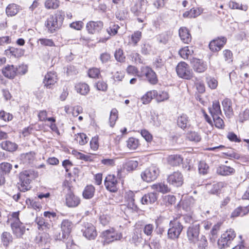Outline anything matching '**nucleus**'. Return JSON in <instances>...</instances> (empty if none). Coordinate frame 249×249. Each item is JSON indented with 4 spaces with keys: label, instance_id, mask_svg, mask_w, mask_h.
Masks as SVG:
<instances>
[{
    "label": "nucleus",
    "instance_id": "603ef678",
    "mask_svg": "<svg viewBox=\"0 0 249 249\" xmlns=\"http://www.w3.org/2000/svg\"><path fill=\"white\" fill-rule=\"evenodd\" d=\"M12 168V165L8 162H3L0 164V170L2 174H6L10 173Z\"/></svg>",
    "mask_w": 249,
    "mask_h": 249
},
{
    "label": "nucleus",
    "instance_id": "7c9ffc66",
    "mask_svg": "<svg viewBox=\"0 0 249 249\" xmlns=\"http://www.w3.org/2000/svg\"><path fill=\"white\" fill-rule=\"evenodd\" d=\"M0 238L2 245L5 248H8L10 244L13 242L12 236L8 232H3L2 233Z\"/></svg>",
    "mask_w": 249,
    "mask_h": 249
},
{
    "label": "nucleus",
    "instance_id": "b1692460",
    "mask_svg": "<svg viewBox=\"0 0 249 249\" xmlns=\"http://www.w3.org/2000/svg\"><path fill=\"white\" fill-rule=\"evenodd\" d=\"M37 225L38 229L39 230L47 231L52 227L51 220L48 222L45 221L42 217H37L36 220Z\"/></svg>",
    "mask_w": 249,
    "mask_h": 249
},
{
    "label": "nucleus",
    "instance_id": "4d7b16f0",
    "mask_svg": "<svg viewBox=\"0 0 249 249\" xmlns=\"http://www.w3.org/2000/svg\"><path fill=\"white\" fill-rule=\"evenodd\" d=\"M209 170L208 165L203 161L199 162L198 165V170L200 174L205 175L207 173Z\"/></svg>",
    "mask_w": 249,
    "mask_h": 249
},
{
    "label": "nucleus",
    "instance_id": "e433bc0d",
    "mask_svg": "<svg viewBox=\"0 0 249 249\" xmlns=\"http://www.w3.org/2000/svg\"><path fill=\"white\" fill-rule=\"evenodd\" d=\"M5 53L7 55L13 56L15 57H18L23 54V52L21 49L10 47L8 49L5 51Z\"/></svg>",
    "mask_w": 249,
    "mask_h": 249
},
{
    "label": "nucleus",
    "instance_id": "c85d7f7f",
    "mask_svg": "<svg viewBox=\"0 0 249 249\" xmlns=\"http://www.w3.org/2000/svg\"><path fill=\"white\" fill-rule=\"evenodd\" d=\"M167 160L170 165L177 166L182 163L183 158L179 155H171L168 157Z\"/></svg>",
    "mask_w": 249,
    "mask_h": 249
},
{
    "label": "nucleus",
    "instance_id": "49530a36",
    "mask_svg": "<svg viewBox=\"0 0 249 249\" xmlns=\"http://www.w3.org/2000/svg\"><path fill=\"white\" fill-rule=\"evenodd\" d=\"M118 119V111L116 108H113L110 113V117L109 119L110 126L113 127L116 121Z\"/></svg>",
    "mask_w": 249,
    "mask_h": 249
},
{
    "label": "nucleus",
    "instance_id": "a211bd4d",
    "mask_svg": "<svg viewBox=\"0 0 249 249\" xmlns=\"http://www.w3.org/2000/svg\"><path fill=\"white\" fill-rule=\"evenodd\" d=\"M191 64L194 71L197 72H204L207 69V64L201 59L193 58L191 60Z\"/></svg>",
    "mask_w": 249,
    "mask_h": 249
},
{
    "label": "nucleus",
    "instance_id": "39448f33",
    "mask_svg": "<svg viewBox=\"0 0 249 249\" xmlns=\"http://www.w3.org/2000/svg\"><path fill=\"white\" fill-rule=\"evenodd\" d=\"M19 212H15L12 213L11 220L12 222L11 227L13 233L17 236L20 237L25 231V227L19 219Z\"/></svg>",
    "mask_w": 249,
    "mask_h": 249
},
{
    "label": "nucleus",
    "instance_id": "864d4df0",
    "mask_svg": "<svg viewBox=\"0 0 249 249\" xmlns=\"http://www.w3.org/2000/svg\"><path fill=\"white\" fill-rule=\"evenodd\" d=\"M155 97L158 102H160L167 100L169 98V95L165 91H160L158 93L157 91V94H155Z\"/></svg>",
    "mask_w": 249,
    "mask_h": 249
},
{
    "label": "nucleus",
    "instance_id": "09e8293b",
    "mask_svg": "<svg viewBox=\"0 0 249 249\" xmlns=\"http://www.w3.org/2000/svg\"><path fill=\"white\" fill-rule=\"evenodd\" d=\"M176 197L173 195H166L163 196L162 201L163 203L166 205H171L176 202Z\"/></svg>",
    "mask_w": 249,
    "mask_h": 249
},
{
    "label": "nucleus",
    "instance_id": "a878e982",
    "mask_svg": "<svg viewBox=\"0 0 249 249\" xmlns=\"http://www.w3.org/2000/svg\"><path fill=\"white\" fill-rule=\"evenodd\" d=\"M143 241L142 230L140 229L136 228L132 235L131 242L136 246L140 244Z\"/></svg>",
    "mask_w": 249,
    "mask_h": 249
},
{
    "label": "nucleus",
    "instance_id": "7ed1b4c3",
    "mask_svg": "<svg viewBox=\"0 0 249 249\" xmlns=\"http://www.w3.org/2000/svg\"><path fill=\"white\" fill-rule=\"evenodd\" d=\"M235 236L236 233L233 230L231 229L226 231L218 240V248L222 249L230 247Z\"/></svg>",
    "mask_w": 249,
    "mask_h": 249
},
{
    "label": "nucleus",
    "instance_id": "69168bd1",
    "mask_svg": "<svg viewBox=\"0 0 249 249\" xmlns=\"http://www.w3.org/2000/svg\"><path fill=\"white\" fill-rule=\"evenodd\" d=\"M129 57L131 59L132 61L139 63H142V60L141 58L140 55L136 52H133L129 55Z\"/></svg>",
    "mask_w": 249,
    "mask_h": 249
},
{
    "label": "nucleus",
    "instance_id": "72a5a7b5",
    "mask_svg": "<svg viewBox=\"0 0 249 249\" xmlns=\"http://www.w3.org/2000/svg\"><path fill=\"white\" fill-rule=\"evenodd\" d=\"M94 187L92 185H89L85 187L83 192V196L86 199H90L94 196Z\"/></svg>",
    "mask_w": 249,
    "mask_h": 249
},
{
    "label": "nucleus",
    "instance_id": "9d476101",
    "mask_svg": "<svg viewBox=\"0 0 249 249\" xmlns=\"http://www.w3.org/2000/svg\"><path fill=\"white\" fill-rule=\"evenodd\" d=\"M82 231L83 235L89 240L94 239L97 235L95 228L92 224L89 223L84 224Z\"/></svg>",
    "mask_w": 249,
    "mask_h": 249
},
{
    "label": "nucleus",
    "instance_id": "ddd939ff",
    "mask_svg": "<svg viewBox=\"0 0 249 249\" xmlns=\"http://www.w3.org/2000/svg\"><path fill=\"white\" fill-rule=\"evenodd\" d=\"M105 185L107 189L111 192L117 191L118 181L114 175H108L105 179Z\"/></svg>",
    "mask_w": 249,
    "mask_h": 249
},
{
    "label": "nucleus",
    "instance_id": "680f3d73",
    "mask_svg": "<svg viewBox=\"0 0 249 249\" xmlns=\"http://www.w3.org/2000/svg\"><path fill=\"white\" fill-rule=\"evenodd\" d=\"M114 56L118 61L123 62L124 60L125 56L124 55L123 51L121 49L116 51Z\"/></svg>",
    "mask_w": 249,
    "mask_h": 249
},
{
    "label": "nucleus",
    "instance_id": "58836bf2",
    "mask_svg": "<svg viewBox=\"0 0 249 249\" xmlns=\"http://www.w3.org/2000/svg\"><path fill=\"white\" fill-rule=\"evenodd\" d=\"M177 123L179 127L182 129H185L188 123V117L186 114H181L178 117Z\"/></svg>",
    "mask_w": 249,
    "mask_h": 249
},
{
    "label": "nucleus",
    "instance_id": "4c0bfd02",
    "mask_svg": "<svg viewBox=\"0 0 249 249\" xmlns=\"http://www.w3.org/2000/svg\"><path fill=\"white\" fill-rule=\"evenodd\" d=\"M157 94V90H153L148 91L141 98V100L143 104H147L150 102L151 100L155 97Z\"/></svg>",
    "mask_w": 249,
    "mask_h": 249
},
{
    "label": "nucleus",
    "instance_id": "ea45409f",
    "mask_svg": "<svg viewBox=\"0 0 249 249\" xmlns=\"http://www.w3.org/2000/svg\"><path fill=\"white\" fill-rule=\"evenodd\" d=\"M18 7L15 4H11L8 5L6 9V13L8 16H14L18 12Z\"/></svg>",
    "mask_w": 249,
    "mask_h": 249
},
{
    "label": "nucleus",
    "instance_id": "cd10ccee",
    "mask_svg": "<svg viewBox=\"0 0 249 249\" xmlns=\"http://www.w3.org/2000/svg\"><path fill=\"white\" fill-rule=\"evenodd\" d=\"M209 112L212 117L219 116L222 114L220 104L218 101H214L213 103L212 107H209Z\"/></svg>",
    "mask_w": 249,
    "mask_h": 249
},
{
    "label": "nucleus",
    "instance_id": "20e7f679",
    "mask_svg": "<svg viewBox=\"0 0 249 249\" xmlns=\"http://www.w3.org/2000/svg\"><path fill=\"white\" fill-rule=\"evenodd\" d=\"M183 229V226L178 219H174L169 223L168 230V238L171 239H178Z\"/></svg>",
    "mask_w": 249,
    "mask_h": 249
},
{
    "label": "nucleus",
    "instance_id": "f8f14e48",
    "mask_svg": "<svg viewBox=\"0 0 249 249\" xmlns=\"http://www.w3.org/2000/svg\"><path fill=\"white\" fill-rule=\"evenodd\" d=\"M167 181L170 184L175 186H181L183 183L182 174L179 171H176L169 175Z\"/></svg>",
    "mask_w": 249,
    "mask_h": 249
},
{
    "label": "nucleus",
    "instance_id": "4468645a",
    "mask_svg": "<svg viewBox=\"0 0 249 249\" xmlns=\"http://www.w3.org/2000/svg\"><path fill=\"white\" fill-rule=\"evenodd\" d=\"M35 155L36 153L33 151L20 154L19 157L20 165L23 164L25 166H29L33 163Z\"/></svg>",
    "mask_w": 249,
    "mask_h": 249
},
{
    "label": "nucleus",
    "instance_id": "2eb2a0df",
    "mask_svg": "<svg viewBox=\"0 0 249 249\" xmlns=\"http://www.w3.org/2000/svg\"><path fill=\"white\" fill-rule=\"evenodd\" d=\"M72 228V224L71 221L69 220L65 219L62 221L61 225V229L62 231V235L59 234V236L57 237V239L62 240L68 236L71 232Z\"/></svg>",
    "mask_w": 249,
    "mask_h": 249
},
{
    "label": "nucleus",
    "instance_id": "a19ab883",
    "mask_svg": "<svg viewBox=\"0 0 249 249\" xmlns=\"http://www.w3.org/2000/svg\"><path fill=\"white\" fill-rule=\"evenodd\" d=\"M194 53L192 49H190L189 47H185L179 51V54L184 59H188L189 55H191Z\"/></svg>",
    "mask_w": 249,
    "mask_h": 249
},
{
    "label": "nucleus",
    "instance_id": "338daca9",
    "mask_svg": "<svg viewBox=\"0 0 249 249\" xmlns=\"http://www.w3.org/2000/svg\"><path fill=\"white\" fill-rule=\"evenodd\" d=\"M223 55L225 60L228 63L232 61V53L229 50H225L223 51Z\"/></svg>",
    "mask_w": 249,
    "mask_h": 249
},
{
    "label": "nucleus",
    "instance_id": "1a4fd4ad",
    "mask_svg": "<svg viewBox=\"0 0 249 249\" xmlns=\"http://www.w3.org/2000/svg\"><path fill=\"white\" fill-rule=\"evenodd\" d=\"M145 76L147 81L152 85H155L158 82V78L156 73L148 67H142L140 77Z\"/></svg>",
    "mask_w": 249,
    "mask_h": 249
},
{
    "label": "nucleus",
    "instance_id": "aec40b11",
    "mask_svg": "<svg viewBox=\"0 0 249 249\" xmlns=\"http://www.w3.org/2000/svg\"><path fill=\"white\" fill-rule=\"evenodd\" d=\"M66 204L69 207H75L77 206L80 202V198L70 191L65 197Z\"/></svg>",
    "mask_w": 249,
    "mask_h": 249
},
{
    "label": "nucleus",
    "instance_id": "f3484780",
    "mask_svg": "<svg viewBox=\"0 0 249 249\" xmlns=\"http://www.w3.org/2000/svg\"><path fill=\"white\" fill-rule=\"evenodd\" d=\"M57 80L55 72H48L45 76L43 84L44 86L48 89H51L55 84Z\"/></svg>",
    "mask_w": 249,
    "mask_h": 249
},
{
    "label": "nucleus",
    "instance_id": "4be33fe9",
    "mask_svg": "<svg viewBox=\"0 0 249 249\" xmlns=\"http://www.w3.org/2000/svg\"><path fill=\"white\" fill-rule=\"evenodd\" d=\"M158 194L155 192H150L145 194L141 199L143 205H149L155 203L158 199Z\"/></svg>",
    "mask_w": 249,
    "mask_h": 249
},
{
    "label": "nucleus",
    "instance_id": "c9c22d12",
    "mask_svg": "<svg viewBox=\"0 0 249 249\" xmlns=\"http://www.w3.org/2000/svg\"><path fill=\"white\" fill-rule=\"evenodd\" d=\"M75 89L78 93L85 95L89 91V87L86 83H79L75 86Z\"/></svg>",
    "mask_w": 249,
    "mask_h": 249
},
{
    "label": "nucleus",
    "instance_id": "79ce46f5",
    "mask_svg": "<svg viewBox=\"0 0 249 249\" xmlns=\"http://www.w3.org/2000/svg\"><path fill=\"white\" fill-rule=\"evenodd\" d=\"M229 6L232 9H239L244 11H246L248 9V5L240 4L233 1H231L229 2Z\"/></svg>",
    "mask_w": 249,
    "mask_h": 249
},
{
    "label": "nucleus",
    "instance_id": "9b49d317",
    "mask_svg": "<svg viewBox=\"0 0 249 249\" xmlns=\"http://www.w3.org/2000/svg\"><path fill=\"white\" fill-rule=\"evenodd\" d=\"M199 234V225L194 224L189 226L187 231V235L188 240L192 243H195L198 241Z\"/></svg>",
    "mask_w": 249,
    "mask_h": 249
},
{
    "label": "nucleus",
    "instance_id": "774afa93",
    "mask_svg": "<svg viewBox=\"0 0 249 249\" xmlns=\"http://www.w3.org/2000/svg\"><path fill=\"white\" fill-rule=\"evenodd\" d=\"M208 242L206 238L204 236H202L200 240L198 241V246L199 249H205L207 247Z\"/></svg>",
    "mask_w": 249,
    "mask_h": 249
},
{
    "label": "nucleus",
    "instance_id": "8fccbe9b",
    "mask_svg": "<svg viewBox=\"0 0 249 249\" xmlns=\"http://www.w3.org/2000/svg\"><path fill=\"white\" fill-rule=\"evenodd\" d=\"M75 140L80 145H83L88 142L89 138L85 134L80 133L77 134Z\"/></svg>",
    "mask_w": 249,
    "mask_h": 249
},
{
    "label": "nucleus",
    "instance_id": "393cba45",
    "mask_svg": "<svg viewBox=\"0 0 249 249\" xmlns=\"http://www.w3.org/2000/svg\"><path fill=\"white\" fill-rule=\"evenodd\" d=\"M222 105L226 116L228 118H231L233 115L231 100L227 98L225 99L222 101Z\"/></svg>",
    "mask_w": 249,
    "mask_h": 249
},
{
    "label": "nucleus",
    "instance_id": "f257e3e1",
    "mask_svg": "<svg viewBox=\"0 0 249 249\" xmlns=\"http://www.w3.org/2000/svg\"><path fill=\"white\" fill-rule=\"evenodd\" d=\"M36 177L35 172L33 170H26L19 174V182L18 188L20 191L25 192L31 188L30 183Z\"/></svg>",
    "mask_w": 249,
    "mask_h": 249
},
{
    "label": "nucleus",
    "instance_id": "052dcab7",
    "mask_svg": "<svg viewBox=\"0 0 249 249\" xmlns=\"http://www.w3.org/2000/svg\"><path fill=\"white\" fill-rule=\"evenodd\" d=\"M43 46L52 47L54 46V43L52 39L48 38H40L38 40Z\"/></svg>",
    "mask_w": 249,
    "mask_h": 249
},
{
    "label": "nucleus",
    "instance_id": "6e6552de",
    "mask_svg": "<svg viewBox=\"0 0 249 249\" xmlns=\"http://www.w3.org/2000/svg\"><path fill=\"white\" fill-rule=\"evenodd\" d=\"M178 75L181 78L190 79L192 77V72L187 64L184 62H181L178 64L176 67Z\"/></svg>",
    "mask_w": 249,
    "mask_h": 249
},
{
    "label": "nucleus",
    "instance_id": "bb28decb",
    "mask_svg": "<svg viewBox=\"0 0 249 249\" xmlns=\"http://www.w3.org/2000/svg\"><path fill=\"white\" fill-rule=\"evenodd\" d=\"M179 35L181 40L185 43H189L191 41V36L185 27H181L179 29Z\"/></svg>",
    "mask_w": 249,
    "mask_h": 249
},
{
    "label": "nucleus",
    "instance_id": "5fc2aeb1",
    "mask_svg": "<svg viewBox=\"0 0 249 249\" xmlns=\"http://www.w3.org/2000/svg\"><path fill=\"white\" fill-rule=\"evenodd\" d=\"M142 37V33L140 31H137L135 32L131 37V42L133 44L134 46L137 45L138 42L141 40Z\"/></svg>",
    "mask_w": 249,
    "mask_h": 249
},
{
    "label": "nucleus",
    "instance_id": "c756f323",
    "mask_svg": "<svg viewBox=\"0 0 249 249\" xmlns=\"http://www.w3.org/2000/svg\"><path fill=\"white\" fill-rule=\"evenodd\" d=\"M202 9L199 8H193L190 11H186L183 14V16L184 18H195L202 13Z\"/></svg>",
    "mask_w": 249,
    "mask_h": 249
},
{
    "label": "nucleus",
    "instance_id": "5701e85b",
    "mask_svg": "<svg viewBox=\"0 0 249 249\" xmlns=\"http://www.w3.org/2000/svg\"><path fill=\"white\" fill-rule=\"evenodd\" d=\"M17 67L13 65H7L2 69L4 76L9 79H14L17 75Z\"/></svg>",
    "mask_w": 249,
    "mask_h": 249
},
{
    "label": "nucleus",
    "instance_id": "3c124183",
    "mask_svg": "<svg viewBox=\"0 0 249 249\" xmlns=\"http://www.w3.org/2000/svg\"><path fill=\"white\" fill-rule=\"evenodd\" d=\"M154 229V226L152 224H147L144 225L142 228V231L144 234L148 236H151L152 235Z\"/></svg>",
    "mask_w": 249,
    "mask_h": 249
},
{
    "label": "nucleus",
    "instance_id": "2f4dec72",
    "mask_svg": "<svg viewBox=\"0 0 249 249\" xmlns=\"http://www.w3.org/2000/svg\"><path fill=\"white\" fill-rule=\"evenodd\" d=\"M235 170L230 166L221 165L217 169V173L223 176H228L233 174Z\"/></svg>",
    "mask_w": 249,
    "mask_h": 249
},
{
    "label": "nucleus",
    "instance_id": "473e14b6",
    "mask_svg": "<svg viewBox=\"0 0 249 249\" xmlns=\"http://www.w3.org/2000/svg\"><path fill=\"white\" fill-rule=\"evenodd\" d=\"M0 146L3 150L8 151H14L18 148L17 144L8 141L2 142Z\"/></svg>",
    "mask_w": 249,
    "mask_h": 249
},
{
    "label": "nucleus",
    "instance_id": "a18cd8bd",
    "mask_svg": "<svg viewBox=\"0 0 249 249\" xmlns=\"http://www.w3.org/2000/svg\"><path fill=\"white\" fill-rule=\"evenodd\" d=\"M187 139L190 141L195 142H199L201 139L200 134L195 131H191L187 133Z\"/></svg>",
    "mask_w": 249,
    "mask_h": 249
},
{
    "label": "nucleus",
    "instance_id": "6e6d98bb",
    "mask_svg": "<svg viewBox=\"0 0 249 249\" xmlns=\"http://www.w3.org/2000/svg\"><path fill=\"white\" fill-rule=\"evenodd\" d=\"M213 118L214 125L216 127L219 129L224 128L225 124L224 121L219 116H215L214 117H213Z\"/></svg>",
    "mask_w": 249,
    "mask_h": 249
},
{
    "label": "nucleus",
    "instance_id": "0e129e2a",
    "mask_svg": "<svg viewBox=\"0 0 249 249\" xmlns=\"http://www.w3.org/2000/svg\"><path fill=\"white\" fill-rule=\"evenodd\" d=\"M119 26L118 25L112 24L107 29V31L110 36H114L117 33Z\"/></svg>",
    "mask_w": 249,
    "mask_h": 249
},
{
    "label": "nucleus",
    "instance_id": "f704fd0d",
    "mask_svg": "<svg viewBox=\"0 0 249 249\" xmlns=\"http://www.w3.org/2000/svg\"><path fill=\"white\" fill-rule=\"evenodd\" d=\"M151 187L153 189L156 190L157 191L163 194L170 191V189L168 187V185L163 183L153 184L152 185Z\"/></svg>",
    "mask_w": 249,
    "mask_h": 249
},
{
    "label": "nucleus",
    "instance_id": "37998d69",
    "mask_svg": "<svg viewBox=\"0 0 249 249\" xmlns=\"http://www.w3.org/2000/svg\"><path fill=\"white\" fill-rule=\"evenodd\" d=\"M138 164V161L133 160H130L125 163L124 168L128 171H132L137 168Z\"/></svg>",
    "mask_w": 249,
    "mask_h": 249
},
{
    "label": "nucleus",
    "instance_id": "6ab92c4d",
    "mask_svg": "<svg viewBox=\"0 0 249 249\" xmlns=\"http://www.w3.org/2000/svg\"><path fill=\"white\" fill-rule=\"evenodd\" d=\"M103 23L102 22L90 21L86 25L87 31L89 34H94L99 32L103 28Z\"/></svg>",
    "mask_w": 249,
    "mask_h": 249
},
{
    "label": "nucleus",
    "instance_id": "0eeeda50",
    "mask_svg": "<svg viewBox=\"0 0 249 249\" xmlns=\"http://www.w3.org/2000/svg\"><path fill=\"white\" fill-rule=\"evenodd\" d=\"M160 170L158 167L151 166L146 168L141 174L142 179L145 182H150L155 180L159 175Z\"/></svg>",
    "mask_w": 249,
    "mask_h": 249
},
{
    "label": "nucleus",
    "instance_id": "423d86ee",
    "mask_svg": "<svg viewBox=\"0 0 249 249\" xmlns=\"http://www.w3.org/2000/svg\"><path fill=\"white\" fill-rule=\"evenodd\" d=\"M101 237L102 242L105 245L115 241L120 240L122 238V234L112 228L103 231Z\"/></svg>",
    "mask_w": 249,
    "mask_h": 249
},
{
    "label": "nucleus",
    "instance_id": "f03ea898",
    "mask_svg": "<svg viewBox=\"0 0 249 249\" xmlns=\"http://www.w3.org/2000/svg\"><path fill=\"white\" fill-rule=\"evenodd\" d=\"M63 19V15L60 13L51 15L47 19L45 26L50 33H53L60 28Z\"/></svg>",
    "mask_w": 249,
    "mask_h": 249
},
{
    "label": "nucleus",
    "instance_id": "bf43d9fd",
    "mask_svg": "<svg viewBox=\"0 0 249 249\" xmlns=\"http://www.w3.org/2000/svg\"><path fill=\"white\" fill-rule=\"evenodd\" d=\"M222 186V182L214 183L212 186V188L210 190V192L212 194H217L220 190Z\"/></svg>",
    "mask_w": 249,
    "mask_h": 249
},
{
    "label": "nucleus",
    "instance_id": "de8ad7c7",
    "mask_svg": "<svg viewBox=\"0 0 249 249\" xmlns=\"http://www.w3.org/2000/svg\"><path fill=\"white\" fill-rule=\"evenodd\" d=\"M139 144L138 140L134 138H130L127 141V146L130 149H136Z\"/></svg>",
    "mask_w": 249,
    "mask_h": 249
},
{
    "label": "nucleus",
    "instance_id": "e2e57ef3",
    "mask_svg": "<svg viewBox=\"0 0 249 249\" xmlns=\"http://www.w3.org/2000/svg\"><path fill=\"white\" fill-rule=\"evenodd\" d=\"M13 118V116L9 113L4 111H1L0 112V119L5 122L9 121Z\"/></svg>",
    "mask_w": 249,
    "mask_h": 249
},
{
    "label": "nucleus",
    "instance_id": "c03bdc74",
    "mask_svg": "<svg viewBox=\"0 0 249 249\" xmlns=\"http://www.w3.org/2000/svg\"><path fill=\"white\" fill-rule=\"evenodd\" d=\"M59 5L58 0H46L45 2V7L47 9H55Z\"/></svg>",
    "mask_w": 249,
    "mask_h": 249
},
{
    "label": "nucleus",
    "instance_id": "412c9836",
    "mask_svg": "<svg viewBox=\"0 0 249 249\" xmlns=\"http://www.w3.org/2000/svg\"><path fill=\"white\" fill-rule=\"evenodd\" d=\"M146 0H139V3H136L131 8V11L136 16H139L143 13L145 9L144 6L146 5Z\"/></svg>",
    "mask_w": 249,
    "mask_h": 249
},
{
    "label": "nucleus",
    "instance_id": "13d9d810",
    "mask_svg": "<svg viewBox=\"0 0 249 249\" xmlns=\"http://www.w3.org/2000/svg\"><path fill=\"white\" fill-rule=\"evenodd\" d=\"M100 71L99 69L93 68L90 69L88 71V75L89 77L93 78H99Z\"/></svg>",
    "mask_w": 249,
    "mask_h": 249
},
{
    "label": "nucleus",
    "instance_id": "dca6fc26",
    "mask_svg": "<svg viewBox=\"0 0 249 249\" xmlns=\"http://www.w3.org/2000/svg\"><path fill=\"white\" fill-rule=\"evenodd\" d=\"M227 39L225 37H218L213 39L209 44L210 49L213 52H217L226 44Z\"/></svg>",
    "mask_w": 249,
    "mask_h": 249
}]
</instances>
